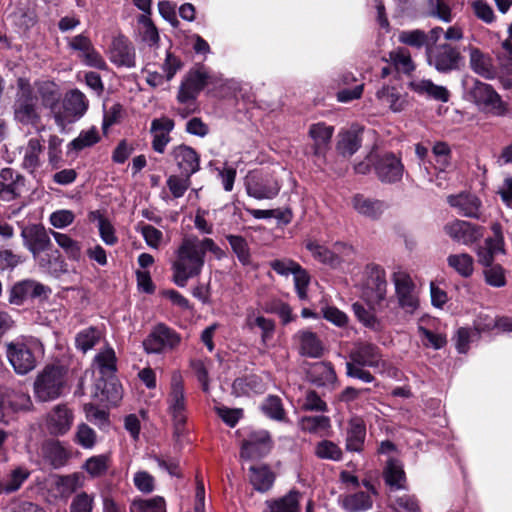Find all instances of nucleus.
Instances as JSON below:
<instances>
[{
  "label": "nucleus",
  "mask_w": 512,
  "mask_h": 512,
  "mask_svg": "<svg viewBox=\"0 0 512 512\" xmlns=\"http://www.w3.org/2000/svg\"><path fill=\"white\" fill-rule=\"evenodd\" d=\"M170 156L178 166L181 174L190 178L200 168V160L197 152L190 146L181 144L173 147Z\"/></svg>",
  "instance_id": "nucleus-21"
},
{
  "label": "nucleus",
  "mask_w": 512,
  "mask_h": 512,
  "mask_svg": "<svg viewBox=\"0 0 512 512\" xmlns=\"http://www.w3.org/2000/svg\"><path fill=\"white\" fill-rule=\"evenodd\" d=\"M92 215L95 217L97 216L98 229H99V234H100L102 241L106 245H110V246L115 245L118 241V238L115 235V229H114L113 225L111 224V222L107 218L102 216L99 212H93Z\"/></svg>",
  "instance_id": "nucleus-62"
},
{
  "label": "nucleus",
  "mask_w": 512,
  "mask_h": 512,
  "mask_svg": "<svg viewBox=\"0 0 512 512\" xmlns=\"http://www.w3.org/2000/svg\"><path fill=\"white\" fill-rule=\"evenodd\" d=\"M469 66L475 74L484 79L493 80L497 77V68L492 57L479 48L471 47L469 49Z\"/></svg>",
  "instance_id": "nucleus-26"
},
{
  "label": "nucleus",
  "mask_w": 512,
  "mask_h": 512,
  "mask_svg": "<svg viewBox=\"0 0 512 512\" xmlns=\"http://www.w3.org/2000/svg\"><path fill=\"white\" fill-rule=\"evenodd\" d=\"M366 438L365 421L358 416L352 417L346 429V449L350 452H361Z\"/></svg>",
  "instance_id": "nucleus-29"
},
{
  "label": "nucleus",
  "mask_w": 512,
  "mask_h": 512,
  "mask_svg": "<svg viewBox=\"0 0 512 512\" xmlns=\"http://www.w3.org/2000/svg\"><path fill=\"white\" fill-rule=\"evenodd\" d=\"M392 282L399 306L406 313L413 314L419 307V298L411 276L403 270H398L392 274Z\"/></svg>",
  "instance_id": "nucleus-11"
},
{
  "label": "nucleus",
  "mask_w": 512,
  "mask_h": 512,
  "mask_svg": "<svg viewBox=\"0 0 512 512\" xmlns=\"http://www.w3.org/2000/svg\"><path fill=\"white\" fill-rule=\"evenodd\" d=\"M95 496L87 492L78 493L71 501L70 512H92Z\"/></svg>",
  "instance_id": "nucleus-64"
},
{
  "label": "nucleus",
  "mask_w": 512,
  "mask_h": 512,
  "mask_svg": "<svg viewBox=\"0 0 512 512\" xmlns=\"http://www.w3.org/2000/svg\"><path fill=\"white\" fill-rule=\"evenodd\" d=\"M450 206L456 208L458 213L465 217L479 218L481 201L480 199L469 193H461L458 195H450L447 198Z\"/></svg>",
  "instance_id": "nucleus-30"
},
{
  "label": "nucleus",
  "mask_w": 512,
  "mask_h": 512,
  "mask_svg": "<svg viewBox=\"0 0 512 512\" xmlns=\"http://www.w3.org/2000/svg\"><path fill=\"white\" fill-rule=\"evenodd\" d=\"M38 94L41 98L42 105L50 109V113L56 121V113L60 108V93L56 85L54 83L44 82L39 86Z\"/></svg>",
  "instance_id": "nucleus-40"
},
{
  "label": "nucleus",
  "mask_w": 512,
  "mask_h": 512,
  "mask_svg": "<svg viewBox=\"0 0 512 512\" xmlns=\"http://www.w3.org/2000/svg\"><path fill=\"white\" fill-rule=\"evenodd\" d=\"M467 95L482 111L495 116H504L507 113L506 103L490 84L473 79L471 87L467 89Z\"/></svg>",
  "instance_id": "nucleus-4"
},
{
  "label": "nucleus",
  "mask_w": 512,
  "mask_h": 512,
  "mask_svg": "<svg viewBox=\"0 0 512 512\" xmlns=\"http://www.w3.org/2000/svg\"><path fill=\"white\" fill-rule=\"evenodd\" d=\"M181 342L180 335L165 324H158L143 341L147 353H162L176 348Z\"/></svg>",
  "instance_id": "nucleus-13"
},
{
  "label": "nucleus",
  "mask_w": 512,
  "mask_h": 512,
  "mask_svg": "<svg viewBox=\"0 0 512 512\" xmlns=\"http://www.w3.org/2000/svg\"><path fill=\"white\" fill-rule=\"evenodd\" d=\"M207 252L217 259L223 256V250L211 238L190 235L182 239L171 263L172 280L178 287H185L190 279L202 273Z\"/></svg>",
  "instance_id": "nucleus-1"
},
{
  "label": "nucleus",
  "mask_w": 512,
  "mask_h": 512,
  "mask_svg": "<svg viewBox=\"0 0 512 512\" xmlns=\"http://www.w3.org/2000/svg\"><path fill=\"white\" fill-rule=\"evenodd\" d=\"M383 478L391 492L406 489L407 481L403 465L396 459L388 460L383 471Z\"/></svg>",
  "instance_id": "nucleus-35"
},
{
  "label": "nucleus",
  "mask_w": 512,
  "mask_h": 512,
  "mask_svg": "<svg viewBox=\"0 0 512 512\" xmlns=\"http://www.w3.org/2000/svg\"><path fill=\"white\" fill-rule=\"evenodd\" d=\"M363 486L365 490H359L340 496L339 503L344 510L347 512H364L372 508V497L376 495L377 492L374 486L368 481H364Z\"/></svg>",
  "instance_id": "nucleus-17"
},
{
  "label": "nucleus",
  "mask_w": 512,
  "mask_h": 512,
  "mask_svg": "<svg viewBox=\"0 0 512 512\" xmlns=\"http://www.w3.org/2000/svg\"><path fill=\"white\" fill-rule=\"evenodd\" d=\"M38 96L34 94L29 85L20 84V91L14 103V117L22 125H31L37 128L41 121L38 106Z\"/></svg>",
  "instance_id": "nucleus-5"
},
{
  "label": "nucleus",
  "mask_w": 512,
  "mask_h": 512,
  "mask_svg": "<svg viewBox=\"0 0 512 512\" xmlns=\"http://www.w3.org/2000/svg\"><path fill=\"white\" fill-rule=\"evenodd\" d=\"M94 363L102 377H109L116 371V356L112 348H106L99 352L94 359Z\"/></svg>",
  "instance_id": "nucleus-47"
},
{
  "label": "nucleus",
  "mask_w": 512,
  "mask_h": 512,
  "mask_svg": "<svg viewBox=\"0 0 512 512\" xmlns=\"http://www.w3.org/2000/svg\"><path fill=\"white\" fill-rule=\"evenodd\" d=\"M390 506L397 512H420V504L415 495H389Z\"/></svg>",
  "instance_id": "nucleus-49"
},
{
  "label": "nucleus",
  "mask_w": 512,
  "mask_h": 512,
  "mask_svg": "<svg viewBox=\"0 0 512 512\" xmlns=\"http://www.w3.org/2000/svg\"><path fill=\"white\" fill-rule=\"evenodd\" d=\"M470 7L475 17L485 24H493L497 17L493 8L485 0H470Z\"/></svg>",
  "instance_id": "nucleus-59"
},
{
  "label": "nucleus",
  "mask_w": 512,
  "mask_h": 512,
  "mask_svg": "<svg viewBox=\"0 0 512 512\" xmlns=\"http://www.w3.org/2000/svg\"><path fill=\"white\" fill-rule=\"evenodd\" d=\"M110 60L127 68L135 66V49L131 42L124 36L115 37L110 47Z\"/></svg>",
  "instance_id": "nucleus-25"
},
{
  "label": "nucleus",
  "mask_w": 512,
  "mask_h": 512,
  "mask_svg": "<svg viewBox=\"0 0 512 512\" xmlns=\"http://www.w3.org/2000/svg\"><path fill=\"white\" fill-rule=\"evenodd\" d=\"M352 310L358 321L366 328L374 332H381L384 329L383 322L375 315L373 311L365 308L361 303H354L352 305Z\"/></svg>",
  "instance_id": "nucleus-44"
},
{
  "label": "nucleus",
  "mask_w": 512,
  "mask_h": 512,
  "mask_svg": "<svg viewBox=\"0 0 512 512\" xmlns=\"http://www.w3.org/2000/svg\"><path fill=\"white\" fill-rule=\"evenodd\" d=\"M245 188L250 197L263 200L276 197L281 186L271 173L252 171L245 178Z\"/></svg>",
  "instance_id": "nucleus-10"
},
{
  "label": "nucleus",
  "mask_w": 512,
  "mask_h": 512,
  "mask_svg": "<svg viewBox=\"0 0 512 512\" xmlns=\"http://www.w3.org/2000/svg\"><path fill=\"white\" fill-rule=\"evenodd\" d=\"M273 446L270 434L266 430L251 432L242 442L240 457L244 459H257L267 455Z\"/></svg>",
  "instance_id": "nucleus-15"
},
{
  "label": "nucleus",
  "mask_w": 512,
  "mask_h": 512,
  "mask_svg": "<svg viewBox=\"0 0 512 512\" xmlns=\"http://www.w3.org/2000/svg\"><path fill=\"white\" fill-rule=\"evenodd\" d=\"M299 497V492L291 490L283 497L267 500V509L263 512H300Z\"/></svg>",
  "instance_id": "nucleus-37"
},
{
  "label": "nucleus",
  "mask_w": 512,
  "mask_h": 512,
  "mask_svg": "<svg viewBox=\"0 0 512 512\" xmlns=\"http://www.w3.org/2000/svg\"><path fill=\"white\" fill-rule=\"evenodd\" d=\"M443 230L453 241L466 246L472 245L483 236L482 227L459 219L446 223Z\"/></svg>",
  "instance_id": "nucleus-14"
},
{
  "label": "nucleus",
  "mask_w": 512,
  "mask_h": 512,
  "mask_svg": "<svg viewBox=\"0 0 512 512\" xmlns=\"http://www.w3.org/2000/svg\"><path fill=\"white\" fill-rule=\"evenodd\" d=\"M73 421V411L66 404H58L47 414L46 427L52 435H64L70 430Z\"/></svg>",
  "instance_id": "nucleus-19"
},
{
  "label": "nucleus",
  "mask_w": 512,
  "mask_h": 512,
  "mask_svg": "<svg viewBox=\"0 0 512 512\" xmlns=\"http://www.w3.org/2000/svg\"><path fill=\"white\" fill-rule=\"evenodd\" d=\"M83 476L80 473L56 475L54 486L62 497H68L83 486Z\"/></svg>",
  "instance_id": "nucleus-39"
},
{
  "label": "nucleus",
  "mask_w": 512,
  "mask_h": 512,
  "mask_svg": "<svg viewBox=\"0 0 512 512\" xmlns=\"http://www.w3.org/2000/svg\"><path fill=\"white\" fill-rule=\"evenodd\" d=\"M137 33L142 42L148 46H156L159 42V33L148 15H140L137 18Z\"/></svg>",
  "instance_id": "nucleus-43"
},
{
  "label": "nucleus",
  "mask_w": 512,
  "mask_h": 512,
  "mask_svg": "<svg viewBox=\"0 0 512 512\" xmlns=\"http://www.w3.org/2000/svg\"><path fill=\"white\" fill-rule=\"evenodd\" d=\"M351 205L358 214L372 220L380 218L387 208L383 201L363 194H355L351 199Z\"/></svg>",
  "instance_id": "nucleus-28"
},
{
  "label": "nucleus",
  "mask_w": 512,
  "mask_h": 512,
  "mask_svg": "<svg viewBox=\"0 0 512 512\" xmlns=\"http://www.w3.org/2000/svg\"><path fill=\"white\" fill-rule=\"evenodd\" d=\"M389 59L397 71L409 74L415 69L410 52L406 48H397L389 53Z\"/></svg>",
  "instance_id": "nucleus-51"
},
{
  "label": "nucleus",
  "mask_w": 512,
  "mask_h": 512,
  "mask_svg": "<svg viewBox=\"0 0 512 512\" xmlns=\"http://www.w3.org/2000/svg\"><path fill=\"white\" fill-rule=\"evenodd\" d=\"M334 133V127L323 122L312 124L309 128V136L314 141V153L321 155L328 147Z\"/></svg>",
  "instance_id": "nucleus-36"
},
{
  "label": "nucleus",
  "mask_w": 512,
  "mask_h": 512,
  "mask_svg": "<svg viewBox=\"0 0 512 512\" xmlns=\"http://www.w3.org/2000/svg\"><path fill=\"white\" fill-rule=\"evenodd\" d=\"M299 353L309 358H319L323 354V344L318 336L309 330H300L294 335Z\"/></svg>",
  "instance_id": "nucleus-32"
},
{
  "label": "nucleus",
  "mask_w": 512,
  "mask_h": 512,
  "mask_svg": "<svg viewBox=\"0 0 512 512\" xmlns=\"http://www.w3.org/2000/svg\"><path fill=\"white\" fill-rule=\"evenodd\" d=\"M6 356L18 375H26L37 366L36 353L42 349L41 342L34 337H19L6 343Z\"/></svg>",
  "instance_id": "nucleus-2"
},
{
  "label": "nucleus",
  "mask_w": 512,
  "mask_h": 512,
  "mask_svg": "<svg viewBox=\"0 0 512 512\" xmlns=\"http://www.w3.org/2000/svg\"><path fill=\"white\" fill-rule=\"evenodd\" d=\"M130 512H167L165 499L161 496L152 498H134L129 507Z\"/></svg>",
  "instance_id": "nucleus-42"
},
{
  "label": "nucleus",
  "mask_w": 512,
  "mask_h": 512,
  "mask_svg": "<svg viewBox=\"0 0 512 512\" xmlns=\"http://www.w3.org/2000/svg\"><path fill=\"white\" fill-rule=\"evenodd\" d=\"M101 338V333L94 327L81 330L75 337L76 348L83 353L91 350Z\"/></svg>",
  "instance_id": "nucleus-50"
},
{
  "label": "nucleus",
  "mask_w": 512,
  "mask_h": 512,
  "mask_svg": "<svg viewBox=\"0 0 512 512\" xmlns=\"http://www.w3.org/2000/svg\"><path fill=\"white\" fill-rule=\"evenodd\" d=\"M50 292L51 290L45 285L27 279L13 285L9 294V302L14 305H22L28 298L47 297Z\"/></svg>",
  "instance_id": "nucleus-20"
},
{
  "label": "nucleus",
  "mask_w": 512,
  "mask_h": 512,
  "mask_svg": "<svg viewBox=\"0 0 512 512\" xmlns=\"http://www.w3.org/2000/svg\"><path fill=\"white\" fill-rule=\"evenodd\" d=\"M374 169L378 178L385 183L398 182L403 175V165L393 154L380 156L374 163Z\"/></svg>",
  "instance_id": "nucleus-23"
},
{
  "label": "nucleus",
  "mask_w": 512,
  "mask_h": 512,
  "mask_svg": "<svg viewBox=\"0 0 512 512\" xmlns=\"http://www.w3.org/2000/svg\"><path fill=\"white\" fill-rule=\"evenodd\" d=\"M363 296L371 304L382 302L387 293L385 270L376 264H368L363 271Z\"/></svg>",
  "instance_id": "nucleus-9"
},
{
  "label": "nucleus",
  "mask_w": 512,
  "mask_h": 512,
  "mask_svg": "<svg viewBox=\"0 0 512 512\" xmlns=\"http://www.w3.org/2000/svg\"><path fill=\"white\" fill-rule=\"evenodd\" d=\"M23 245L37 258L42 252H47L52 248L50 236L46 229L39 224H32L24 227L21 231Z\"/></svg>",
  "instance_id": "nucleus-16"
},
{
  "label": "nucleus",
  "mask_w": 512,
  "mask_h": 512,
  "mask_svg": "<svg viewBox=\"0 0 512 512\" xmlns=\"http://www.w3.org/2000/svg\"><path fill=\"white\" fill-rule=\"evenodd\" d=\"M428 14L431 17L449 23L453 19L452 10L448 0H428Z\"/></svg>",
  "instance_id": "nucleus-58"
},
{
  "label": "nucleus",
  "mask_w": 512,
  "mask_h": 512,
  "mask_svg": "<svg viewBox=\"0 0 512 512\" xmlns=\"http://www.w3.org/2000/svg\"><path fill=\"white\" fill-rule=\"evenodd\" d=\"M247 325L250 328L258 327L262 331V341L266 343L273 335L275 324L273 320L263 316H254L252 314L247 316Z\"/></svg>",
  "instance_id": "nucleus-61"
},
{
  "label": "nucleus",
  "mask_w": 512,
  "mask_h": 512,
  "mask_svg": "<svg viewBox=\"0 0 512 512\" xmlns=\"http://www.w3.org/2000/svg\"><path fill=\"white\" fill-rule=\"evenodd\" d=\"M260 408L272 420L280 422L286 420V412L283 408L282 400L278 396L269 395L264 399Z\"/></svg>",
  "instance_id": "nucleus-48"
},
{
  "label": "nucleus",
  "mask_w": 512,
  "mask_h": 512,
  "mask_svg": "<svg viewBox=\"0 0 512 512\" xmlns=\"http://www.w3.org/2000/svg\"><path fill=\"white\" fill-rule=\"evenodd\" d=\"M310 378L317 386H328L336 382V373L329 362L315 363L310 371Z\"/></svg>",
  "instance_id": "nucleus-41"
},
{
  "label": "nucleus",
  "mask_w": 512,
  "mask_h": 512,
  "mask_svg": "<svg viewBox=\"0 0 512 512\" xmlns=\"http://www.w3.org/2000/svg\"><path fill=\"white\" fill-rule=\"evenodd\" d=\"M56 243L65 251V253L74 260H79L81 256L80 244L73 240L69 235L51 231Z\"/></svg>",
  "instance_id": "nucleus-57"
},
{
  "label": "nucleus",
  "mask_w": 512,
  "mask_h": 512,
  "mask_svg": "<svg viewBox=\"0 0 512 512\" xmlns=\"http://www.w3.org/2000/svg\"><path fill=\"white\" fill-rule=\"evenodd\" d=\"M175 123L168 117L155 118L151 122L150 134L152 137V149L163 154L166 151L167 145L171 142L170 133L174 129Z\"/></svg>",
  "instance_id": "nucleus-22"
},
{
  "label": "nucleus",
  "mask_w": 512,
  "mask_h": 512,
  "mask_svg": "<svg viewBox=\"0 0 512 512\" xmlns=\"http://www.w3.org/2000/svg\"><path fill=\"white\" fill-rule=\"evenodd\" d=\"M479 326H484L480 321L475 323V328H459L456 333V349L459 353H466L469 349V344L474 339L479 337L480 332L483 330Z\"/></svg>",
  "instance_id": "nucleus-52"
},
{
  "label": "nucleus",
  "mask_w": 512,
  "mask_h": 512,
  "mask_svg": "<svg viewBox=\"0 0 512 512\" xmlns=\"http://www.w3.org/2000/svg\"><path fill=\"white\" fill-rule=\"evenodd\" d=\"M186 397L183 379L180 373L174 372L171 377L170 392L167 397V410L171 416L175 433L180 434L186 422Z\"/></svg>",
  "instance_id": "nucleus-7"
},
{
  "label": "nucleus",
  "mask_w": 512,
  "mask_h": 512,
  "mask_svg": "<svg viewBox=\"0 0 512 512\" xmlns=\"http://www.w3.org/2000/svg\"><path fill=\"white\" fill-rule=\"evenodd\" d=\"M44 146L40 139L30 138L26 145L21 147L22 155L21 166L28 173L37 177L44 163L43 161Z\"/></svg>",
  "instance_id": "nucleus-18"
},
{
  "label": "nucleus",
  "mask_w": 512,
  "mask_h": 512,
  "mask_svg": "<svg viewBox=\"0 0 512 512\" xmlns=\"http://www.w3.org/2000/svg\"><path fill=\"white\" fill-rule=\"evenodd\" d=\"M426 58L428 65L434 67L439 73L459 70L463 62L459 49L449 43L428 46Z\"/></svg>",
  "instance_id": "nucleus-6"
},
{
  "label": "nucleus",
  "mask_w": 512,
  "mask_h": 512,
  "mask_svg": "<svg viewBox=\"0 0 512 512\" xmlns=\"http://www.w3.org/2000/svg\"><path fill=\"white\" fill-rule=\"evenodd\" d=\"M351 363L365 367H384L379 348L371 343H359L350 353Z\"/></svg>",
  "instance_id": "nucleus-24"
},
{
  "label": "nucleus",
  "mask_w": 512,
  "mask_h": 512,
  "mask_svg": "<svg viewBox=\"0 0 512 512\" xmlns=\"http://www.w3.org/2000/svg\"><path fill=\"white\" fill-rule=\"evenodd\" d=\"M376 97L381 105L395 113L403 111L408 104L406 94L391 86H383L376 92Z\"/></svg>",
  "instance_id": "nucleus-34"
},
{
  "label": "nucleus",
  "mask_w": 512,
  "mask_h": 512,
  "mask_svg": "<svg viewBox=\"0 0 512 512\" xmlns=\"http://www.w3.org/2000/svg\"><path fill=\"white\" fill-rule=\"evenodd\" d=\"M305 248L311 253L313 258L324 265L336 267L341 260L338 255L329 250L324 245L313 239H307L304 242Z\"/></svg>",
  "instance_id": "nucleus-38"
},
{
  "label": "nucleus",
  "mask_w": 512,
  "mask_h": 512,
  "mask_svg": "<svg viewBox=\"0 0 512 512\" xmlns=\"http://www.w3.org/2000/svg\"><path fill=\"white\" fill-rule=\"evenodd\" d=\"M398 40L400 43L416 49H421L423 47L427 49V47L430 46L428 35L419 29L400 32Z\"/></svg>",
  "instance_id": "nucleus-53"
},
{
  "label": "nucleus",
  "mask_w": 512,
  "mask_h": 512,
  "mask_svg": "<svg viewBox=\"0 0 512 512\" xmlns=\"http://www.w3.org/2000/svg\"><path fill=\"white\" fill-rule=\"evenodd\" d=\"M361 146V138L354 130L345 131L339 134L337 150L343 156L353 155Z\"/></svg>",
  "instance_id": "nucleus-46"
},
{
  "label": "nucleus",
  "mask_w": 512,
  "mask_h": 512,
  "mask_svg": "<svg viewBox=\"0 0 512 512\" xmlns=\"http://www.w3.org/2000/svg\"><path fill=\"white\" fill-rule=\"evenodd\" d=\"M408 87L415 93L427 98L448 102L450 93L448 89L441 85H436L429 79H415L409 82Z\"/></svg>",
  "instance_id": "nucleus-31"
},
{
  "label": "nucleus",
  "mask_w": 512,
  "mask_h": 512,
  "mask_svg": "<svg viewBox=\"0 0 512 512\" xmlns=\"http://www.w3.org/2000/svg\"><path fill=\"white\" fill-rule=\"evenodd\" d=\"M88 105L86 96L80 90L67 92L56 113V124L64 129L67 124L79 120L86 113Z\"/></svg>",
  "instance_id": "nucleus-8"
},
{
  "label": "nucleus",
  "mask_w": 512,
  "mask_h": 512,
  "mask_svg": "<svg viewBox=\"0 0 512 512\" xmlns=\"http://www.w3.org/2000/svg\"><path fill=\"white\" fill-rule=\"evenodd\" d=\"M301 429L309 433H325L330 428V419L327 416H305L300 420Z\"/></svg>",
  "instance_id": "nucleus-56"
},
{
  "label": "nucleus",
  "mask_w": 512,
  "mask_h": 512,
  "mask_svg": "<svg viewBox=\"0 0 512 512\" xmlns=\"http://www.w3.org/2000/svg\"><path fill=\"white\" fill-rule=\"evenodd\" d=\"M29 476V470L24 467H18L12 470L8 479L4 483L6 486V493L9 494L19 490Z\"/></svg>",
  "instance_id": "nucleus-63"
},
{
  "label": "nucleus",
  "mask_w": 512,
  "mask_h": 512,
  "mask_svg": "<svg viewBox=\"0 0 512 512\" xmlns=\"http://www.w3.org/2000/svg\"><path fill=\"white\" fill-rule=\"evenodd\" d=\"M82 468L93 478L101 477L108 471L109 457L101 454L88 458Z\"/></svg>",
  "instance_id": "nucleus-55"
},
{
  "label": "nucleus",
  "mask_w": 512,
  "mask_h": 512,
  "mask_svg": "<svg viewBox=\"0 0 512 512\" xmlns=\"http://www.w3.org/2000/svg\"><path fill=\"white\" fill-rule=\"evenodd\" d=\"M315 455L320 459L339 461L343 453L340 447L332 441L322 440L315 446Z\"/></svg>",
  "instance_id": "nucleus-60"
},
{
  "label": "nucleus",
  "mask_w": 512,
  "mask_h": 512,
  "mask_svg": "<svg viewBox=\"0 0 512 512\" xmlns=\"http://www.w3.org/2000/svg\"><path fill=\"white\" fill-rule=\"evenodd\" d=\"M0 200L9 202L21 195L24 178L10 168L0 172Z\"/></svg>",
  "instance_id": "nucleus-27"
},
{
  "label": "nucleus",
  "mask_w": 512,
  "mask_h": 512,
  "mask_svg": "<svg viewBox=\"0 0 512 512\" xmlns=\"http://www.w3.org/2000/svg\"><path fill=\"white\" fill-rule=\"evenodd\" d=\"M447 264L461 277L468 278L474 271V259L467 253L450 254Z\"/></svg>",
  "instance_id": "nucleus-45"
},
{
  "label": "nucleus",
  "mask_w": 512,
  "mask_h": 512,
  "mask_svg": "<svg viewBox=\"0 0 512 512\" xmlns=\"http://www.w3.org/2000/svg\"><path fill=\"white\" fill-rule=\"evenodd\" d=\"M227 241L229 242L233 252L236 254L239 262L244 265L251 264V254L247 241L238 235H227Z\"/></svg>",
  "instance_id": "nucleus-54"
},
{
  "label": "nucleus",
  "mask_w": 512,
  "mask_h": 512,
  "mask_svg": "<svg viewBox=\"0 0 512 512\" xmlns=\"http://www.w3.org/2000/svg\"><path fill=\"white\" fill-rule=\"evenodd\" d=\"M249 480L256 491L265 493L272 488L275 473L266 464L252 465L249 468Z\"/></svg>",
  "instance_id": "nucleus-33"
},
{
  "label": "nucleus",
  "mask_w": 512,
  "mask_h": 512,
  "mask_svg": "<svg viewBox=\"0 0 512 512\" xmlns=\"http://www.w3.org/2000/svg\"><path fill=\"white\" fill-rule=\"evenodd\" d=\"M66 384L65 369L61 366L47 365L35 378L34 396L40 402L53 401L63 394Z\"/></svg>",
  "instance_id": "nucleus-3"
},
{
  "label": "nucleus",
  "mask_w": 512,
  "mask_h": 512,
  "mask_svg": "<svg viewBox=\"0 0 512 512\" xmlns=\"http://www.w3.org/2000/svg\"><path fill=\"white\" fill-rule=\"evenodd\" d=\"M211 81L212 76L204 65H197L190 69L179 87L178 101L188 103L195 100L200 91Z\"/></svg>",
  "instance_id": "nucleus-12"
}]
</instances>
